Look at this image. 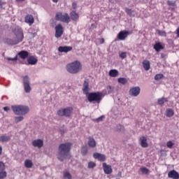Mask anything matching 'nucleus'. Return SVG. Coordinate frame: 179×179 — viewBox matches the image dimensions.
<instances>
[{"instance_id": "f257e3e1", "label": "nucleus", "mask_w": 179, "mask_h": 179, "mask_svg": "<svg viewBox=\"0 0 179 179\" xmlns=\"http://www.w3.org/2000/svg\"><path fill=\"white\" fill-rule=\"evenodd\" d=\"M71 148H72L71 143H64L59 145L57 157L59 162L71 159Z\"/></svg>"}, {"instance_id": "f03ea898", "label": "nucleus", "mask_w": 179, "mask_h": 179, "mask_svg": "<svg viewBox=\"0 0 179 179\" xmlns=\"http://www.w3.org/2000/svg\"><path fill=\"white\" fill-rule=\"evenodd\" d=\"M11 109L15 115H26L30 111L29 106L24 105H15L11 106Z\"/></svg>"}, {"instance_id": "7ed1b4c3", "label": "nucleus", "mask_w": 179, "mask_h": 179, "mask_svg": "<svg viewBox=\"0 0 179 179\" xmlns=\"http://www.w3.org/2000/svg\"><path fill=\"white\" fill-rule=\"evenodd\" d=\"M66 71H68L69 73H78V72L82 71V64L79 61H74L66 65Z\"/></svg>"}, {"instance_id": "20e7f679", "label": "nucleus", "mask_w": 179, "mask_h": 179, "mask_svg": "<svg viewBox=\"0 0 179 179\" xmlns=\"http://www.w3.org/2000/svg\"><path fill=\"white\" fill-rule=\"evenodd\" d=\"M15 35L16 37V40L14 41L13 39H7V44H9L10 45H15L16 44H19V43H21V41H23L24 36L22 29H16L15 31Z\"/></svg>"}, {"instance_id": "39448f33", "label": "nucleus", "mask_w": 179, "mask_h": 179, "mask_svg": "<svg viewBox=\"0 0 179 179\" xmlns=\"http://www.w3.org/2000/svg\"><path fill=\"white\" fill-rule=\"evenodd\" d=\"M103 97H104V94L101 92H93L88 94L87 100L90 103H92V101H96V103H100L101 100H103Z\"/></svg>"}, {"instance_id": "423d86ee", "label": "nucleus", "mask_w": 179, "mask_h": 179, "mask_svg": "<svg viewBox=\"0 0 179 179\" xmlns=\"http://www.w3.org/2000/svg\"><path fill=\"white\" fill-rule=\"evenodd\" d=\"M55 19L59 22H63L64 23H69V22H71V17L68 13L62 14V13H57Z\"/></svg>"}, {"instance_id": "0eeeda50", "label": "nucleus", "mask_w": 179, "mask_h": 179, "mask_svg": "<svg viewBox=\"0 0 179 179\" xmlns=\"http://www.w3.org/2000/svg\"><path fill=\"white\" fill-rule=\"evenodd\" d=\"M72 111H73V108L68 107L59 109L57 110V114L60 115V117H69L71 114H72Z\"/></svg>"}, {"instance_id": "6e6552de", "label": "nucleus", "mask_w": 179, "mask_h": 179, "mask_svg": "<svg viewBox=\"0 0 179 179\" xmlns=\"http://www.w3.org/2000/svg\"><path fill=\"white\" fill-rule=\"evenodd\" d=\"M23 87L25 93H30L31 92V87L30 86V78L25 76L23 77Z\"/></svg>"}, {"instance_id": "1a4fd4ad", "label": "nucleus", "mask_w": 179, "mask_h": 179, "mask_svg": "<svg viewBox=\"0 0 179 179\" xmlns=\"http://www.w3.org/2000/svg\"><path fill=\"white\" fill-rule=\"evenodd\" d=\"M141 93V87H134L129 90L130 96H133V97H137L139 96Z\"/></svg>"}, {"instance_id": "9d476101", "label": "nucleus", "mask_w": 179, "mask_h": 179, "mask_svg": "<svg viewBox=\"0 0 179 179\" xmlns=\"http://www.w3.org/2000/svg\"><path fill=\"white\" fill-rule=\"evenodd\" d=\"M115 92V87L108 85L106 87V90H103L102 93L103 94V96H106L107 94H113Z\"/></svg>"}, {"instance_id": "9b49d317", "label": "nucleus", "mask_w": 179, "mask_h": 179, "mask_svg": "<svg viewBox=\"0 0 179 179\" xmlns=\"http://www.w3.org/2000/svg\"><path fill=\"white\" fill-rule=\"evenodd\" d=\"M55 37L57 38H59L61 36H62L64 33V28L62 27V25L58 24L57 26L55 27Z\"/></svg>"}, {"instance_id": "f8f14e48", "label": "nucleus", "mask_w": 179, "mask_h": 179, "mask_svg": "<svg viewBox=\"0 0 179 179\" xmlns=\"http://www.w3.org/2000/svg\"><path fill=\"white\" fill-rule=\"evenodd\" d=\"M34 148H38V149L43 148L44 141L42 139H36L32 141Z\"/></svg>"}, {"instance_id": "ddd939ff", "label": "nucleus", "mask_w": 179, "mask_h": 179, "mask_svg": "<svg viewBox=\"0 0 179 179\" xmlns=\"http://www.w3.org/2000/svg\"><path fill=\"white\" fill-rule=\"evenodd\" d=\"M94 159H96V160H99V162H106V155L96 152L93 154Z\"/></svg>"}, {"instance_id": "4468645a", "label": "nucleus", "mask_w": 179, "mask_h": 179, "mask_svg": "<svg viewBox=\"0 0 179 179\" xmlns=\"http://www.w3.org/2000/svg\"><path fill=\"white\" fill-rule=\"evenodd\" d=\"M102 166L105 174H111V173H113V168L111 166L107 165L106 163H103Z\"/></svg>"}, {"instance_id": "2eb2a0df", "label": "nucleus", "mask_w": 179, "mask_h": 179, "mask_svg": "<svg viewBox=\"0 0 179 179\" xmlns=\"http://www.w3.org/2000/svg\"><path fill=\"white\" fill-rule=\"evenodd\" d=\"M25 23H27L29 26H31L34 23V17L31 15L25 16Z\"/></svg>"}, {"instance_id": "dca6fc26", "label": "nucleus", "mask_w": 179, "mask_h": 179, "mask_svg": "<svg viewBox=\"0 0 179 179\" xmlns=\"http://www.w3.org/2000/svg\"><path fill=\"white\" fill-rule=\"evenodd\" d=\"M128 34H129V32L127 31H122L118 34L117 38L119 40H125V38L128 37Z\"/></svg>"}, {"instance_id": "f3484780", "label": "nucleus", "mask_w": 179, "mask_h": 179, "mask_svg": "<svg viewBox=\"0 0 179 179\" xmlns=\"http://www.w3.org/2000/svg\"><path fill=\"white\" fill-rule=\"evenodd\" d=\"M59 52H69L72 51V47L71 46H59L58 48Z\"/></svg>"}, {"instance_id": "a211bd4d", "label": "nucleus", "mask_w": 179, "mask_h": 179, "mask_svg": "<svg viewBox=\"0 0 179 179\" xmlns=\"http://www.w3.org/2000/svg\"><path fill=\"white\" fill-rule=\"evenodd\" d=\"M169 178H179V173L176 170H172L168 173Z\"/></svg>"}, {"instance_id": "6ab92c4d", "label": "nucleus", "mask_w": 179, "mask_h": 179, "mask_svg": "<svg viewBox=\"0 0 179 179\" xmlns=\"http://www.w3.org/2000/svg\"><path fill=\"white\" fill-rule=\"evenodd\" d=\"M140 145L142 148H148L149 146L146 137L143 136L140 138Z\"/></svg>"}, {"instance_id": "aec40b11", "label": "nucleus", "mask_w": 179, "mask_h": 179, "mask_svg": "<svg viewBox=\"0 0 179 179\" xmlns=\"http://www.w3.org/2000/svg\"><path fill=\"white\" fill-rule=\"evenodd\" d=\"M17 55L21 58V59H26L29 57V52L26 50H22L18 52Z\"/></svg>"}, {"instance_id": "412c9836", "label": "nucleus", "mask_w": 179, "mask_h": 179, "mask_svg": "<svg viewBox=\"0 0 179 179\" xmlns=\"http://www.w3.org/2000/svg\"><path fill=\"white\" fill-rule=\"evenodd\" d=\"M89 82H87V80H85L83 87L84 94H89Z\"/></svg>"}, {"instance_id": "4be33fe9", "label": "nucleus", "mask_w": 179, "mask_h": 179, "mask_svg": "<svg viewBox=\"0 0 179 179\" xmlns=\"http://www.w3.org/2000/svg\"><path fill=\"white\" fill-rule=\"evenodd\" d=\"M37 58L34 57V56H31L27 59L29 65H36V64H37Z\"/></svg>"}, {"instance_id": "5701e85b", "label": "nucleus", "mask_w": 179, "mask_h": 179, "mask_svg": "<svg viewBox=\"0 0 179 179\" xmlns=\"http://www.w3.org/2000/svg\"><path fill=\"white\" fill-rule=\"evenodd\" d=\"M87 143L90 148H94L96 145V140L93 137H89Z\"/></svg>"}, {"instance_id": "b1692460", "label": "nucleus", "mask_w": 179, "mask_h": 179, "mask_svg": "<svg viewBox=\"0 0 179 179\" xmlns=\"http://www.w3.org/2000/svg\"><path fill=\"white\" fill-rule=\"evenodd\" d=\"M143 66L145 71H149V69H150V62L148 60H144L143 62Z\"/></svg>"}, {"instance_id": "393cba45", "label": "nucleus", "mask_w": 179, "mask_h": 179, "mask_svg": "<svg viewBox=\"0 0 179 179\" xmlns=\"http://www.w3.org/2000/svg\"><path fill=\"white\" fill-rule=\"evenodd\" d=\"M71 20L76 22V20H78V19H79V14H78L75 11H72L71 13Z\"/></svg>"}, {"instance_id": "a878e982", "label": "nucleus", "mask_w": 179, "mask_h": 179, "mask_svg": "<svg viewBox=\"0 0 179 179\" xmlns=\"http://www.w3.org/2000/svg\"><path fill=\"white\" fill-rule=\"evenodd\" d=\"M118 71L116 69H112L109 71V76L111 78H117L118 76Z\"/></svg>"}, {"instance_id": "bb28decb", "label": "nucleus", "mask_w": 179, "mask_h": 179, "mask_svg": "<svg viewBox=\"0 0 179 179\" xmlns=\"http://www.w3.org/2000/svg\"><path fill=\"white\" fill-rule=\"evenodd\" d=\"M24 164L27 169H31L33 167V162L30 159L25 160Z\"/></svg>"}, {"instance_id": "cd10ccee", "label": "nucleus", "mask_w": 179, "mask_h": 179, "mask_svg": "<svg viewBox=\"0 0 179 179\" xmlns=\"http://www.w3.org/2000/svg\"><path fill=\"white\" fill-rule=\"evenodd\" d=\"M10 139V136H9L3 135L0 136V142H3V143L9 142Z\"/></svg>"}, {"instance_id": "c85d7f7f", "label": "nucleus", "mask_w": 179, "mask_h": 179, "mask_svg": "<svg viewBox=\"0 0 179 179\" xmlns=\"http://www.w3.org/2000/svg\"><path fill=\"white\" fill-rule=\"evenodd\" d=\"M154 48L155 50L157 51V52H159V51H160V50H163V45H162L161 43H157L154 45Z\"/></svg>"}, {"instance_id": "c756f323", "label": "nucleus", "mask_w": 179, "mask_h": 179, "mask_svg": "<svg viewBox=\"0 0 179 179\" xmlns=\"http://www.w3.org/2000/svg\"><path fill=\"white\" fill-rule=\"evenodd\" d=\"M166 117H173V115H174V110H173V109H170V108L166 109Z\"/></svg>"}, {"instance_id": "7c9ffc66", "label": "nucleus", "mask_w": 179, "mask_h": 179, "mask_svg": "<svg viewBox=\"0 0 179 179\" xmlns=\"http://www.w3.org/2000/svg\"><path fill=\"white\" fill-rule=\"evenodd\" d=\"M63 178L64 179H72V175L68 171H64L63 173Z\"/></svg>"}, {"instance_id": "2f4dec72", "label": "nucleus", "mask_w": 179, "mask_h": 179, "mask_svg": "<svg viewBox=\"0 0 179 179\" xmlns=\"http://www.w3.org/2000/svg\"><path fill=\"white\" fill-rule=\"evenodd\" d=\"M168 101L169 100L167 99V98H161L158 99V104L159 106H162L164 103H167Z\"/></svg>"}, {"instance_id": "473e14b6", "label": "nucleus", "mask_w": 179, "mask_h": 179, "mask_svg": "<svg viewBox=\"0 0 179 179\" xmlns=\"http://www.w3.org/2000/svg\"><path fill=\"white\" fill-rule=\"evenodd\" d=\"M15 123L18 124V122H22V120H24V117L23 116H17L14 117Z\"/></svg>"}, {"instance_id": "72a5a7b5", "label": "nucleus", "mask_w": 179, "mask_h": 179, "mask_svg": "<svg viewBox=\"0 0 179 179\" xmlns=\"http://www.w3.org/2000/svg\"><path fill=\"white\" fill-rule=\"evenodd\" d=\"M126 13H127L129 16H131L133 17L135 16V13H134V11L129 8H126Z\"/></svg>"}, {"instance_id": "f704fd0d", "label": "nucleus", "mask_w": 179, "mask_h": 179, "mask_svg": "<svg viewBox=\"0 0 179 179\" xmlns=\"http://www.w3.org/2000/svg\"><path fill=\"white\" fill-rule=\"evenodd\" d=\"M117 82L119 83H122V85H125V83H127L128 82V80H127V78H118Z\"/></svg>"}, {"instance_id": "c9c22d12", "label": "nucleus", "mask_w": 179, "mask_h": 179, "mask_svg": "<svg viewBox=\"0 0 179 179\" xmlns=\"http://www.w3.org/2000/svg\"><path fill=\"white\" fill-rule=\"evenodd\" d=\"M157 33H158L159 36H161L162 37H166V36H167V33H166L165 31L158 30Z\"/></svg>"}, {"instance_id": "e433bc0d", "label": "nucleus", "mask_w": 179, "mask_h": 179, "mask_svg": "<svg viewBox=\"0 0 179 179\" xmlns=\"http://www.w3.org/2000/svg\"><path fill=\"white\" fill-rule=\"evenodd\" d=\"M140 171H141L142 174H149V169L147 168H141Z\"/></svg>"}, {"instance_id": "4c0bfd02", "label": "nucleus", "mask_w": 179, "mask_h": 179, "mask_svg": "<svg viewBox=\"0 0 179 179\" xmlns=\"http://www.w3.org/2000/svg\"><path fill=\"white\" fill-rule=\"evenodd\" d=\"M166 146L169 148V149H171L173 146H174V143H173L171 141H169L166 143Z\"/></svg>"}, {"instance_id": "58836bf2", "label": "nucleus", "mask_w": 179, "mask_h": 179, "mask_svg": "<svg viewBox=\"0 0 179 179\" xmlns=\"http://www.w3.org/2000/svg\"><path fill=\"white\" fill-rule=\"evenodd\" d=\"M89 169H94V167H96V163H94V162H90L88 163V166Z\"/></svg>"}, {"instance_id": "ea45409f", "label": "nucleus", "mask_w": 179, "mask_h": 179, "mask_svg": "<svg viewBox=\"0 0 179 179\" xmlns=\"http://www.w3.org/2000/svg\"><path fill=\"white\" fill-rule=\"evenodd\" d=\"M6 178V171H0V179Z\"/></svg>"}, {"instance_id": "a19ab883", "label": "nucleus", "mask_w": 179, "mask_h": 179, "mask_svg": "<svg viewBox=\"0 0 179 179\" xmlns=\"http://www.w3.org/2000/svg\"><path fill=\"white\" fill-rule=\"evenodd\" d=\"M163 78V74L162 73H158L155 75V80H160V79Z\"/></svg>"}, {"instance_id": "79ce46f5", "label": "nucleus", "mask_w": 179, "mask_h": 179, "mask_svg": "<svg viewBox=\"0 0 179 179\" xmlns=\"http://www.w3.org/2000/svg\"><path fill=\"white\" fill-rule=\"evenodd\" d=\"M81 153L83 155V156H86V155H87V148H83L81 150Z\"/></svg>"}, {"instance_id": "37998d69", "label": "nucleus", "mask_w": 179, "mask_h": 179, "mask_svg": "<svg viewBox=\"0 0 179 179\" xmlns=\"http://www.w3.org/2000/svg\"><path fill=\"white\" fill-rule=\"evenodd\" d=\"M116 131H124V127H123V126L121 125V124L117 125V126H116Z\"/></svg>"}, {"instance_id": "c03bdc74", "label": "nucleus", "mask_w": 179, "mask_h": 179, "mask_svg": "<svg viewBox=\"0 0 179 179\" xmlns=\"http://www.w3.org/2000/svg\"><path fill=\"white\" fill-rule=\"evenodd\" d=\"M3 170H5V164L0 162V171H3Z\"/></svg>"}, {"instance_id": "a18cd8bd", "label": "nucleus", "mask_w": 179, "mask_h": 179, "mask_svg": "<svg viewBox=\"0 0 179 179\" xmlns=\"http://www.w3.org/2000/svg\"><path fill=\"white\" fill-rule=\"evenodd\" d=\"M168 5H169V6H176V2L173 1H170L169 0L167 1Z\"/></svg>"}, {"instance_id": "49530a36", "label": "nucleus", "mask_w": 179, "mask_h": 179, "mask_svg": "<svg viewBox=\"0 0 179 179\" xmlns=\"http://www.w3.org/2000/svg\"><path fill=\"white\" fill-rule=\"evenodd\" d=\"M120 58H122V59L127 58V52H122L120 55Z\"/></svg>"}, {"instance_id": "de8ad7c7", "label": "nucleus", "mask_w": 179, "mask_h": 179, "mask_svg": "<svg viewBox=\"0 0 179 179\" xmlns=\"http://www.w3.org/2000/svg\"><path fill=\"white\" fill-rule=\"evenodd\" d=\"M8 61H17V55H16L14 58L12 57H6Z\"/></svg>"}, {"instance_id": "09e8293b", "label": "nucleus", "mask_w": 179, "mask_h": 179, "mask_svg": "<svg viewBox=\"0 0 179 179\" xmlns=\"http://www.w3.org/2000/svg\"><path fill=\"white\" fill-rule=\"evenodd\" d=\"M112 113H114L115 115L118 114V109L117 108H113Z\"/></svg>"}, {"instance_id": "8fccbe9b", "label": "nucleus", "mask_w": 179, "mask_h": 179, "mask_svg": "<svg viewBox=\"0 0 179 179\" xmlns=\"http://www.w3.org/2000/svg\"><path fill=\"white\" fill-rule=\"evenodd\" d=\"M103 118H104V116H101V117H98L97 119H96V121L97 122H100L103 121Z\"/></svg>"}, {"instance_id": "3c124183", "label": "nucleus", "mask_w": 179, "mask_h": 179, "mask_svg": "<svg viewBox=\"0 0 179 179\" xmlns=\"http://www.w3.org/2000/svg\"><path fill=\"white\" fill-rule=\"evenodd\" d=\"M3 5H5V2L0 0V8L2 9L3 8Z\"/></svg>"}, {"instance_id": "603ef678", "label": "nucleus", "mask_w": 179, "mask_h": 179, "mask_svg": "<svg viewBox=\"0 0 179 179\" xmlns=\"http://www.w3.org/2000/svg\"><path fill=\"white\" fill-rule=\"evenodd\" d=\"M99 41L100 44H104V38H99Z\"/></svg>"}, {"instance_id": "864d4df0", "label": "nucleus", "mask_w": 179, "mask_h": 179, "mask_svg": "<svg viewBox=\"0 0 179 179\" xmlns=\"http://www.w3.org/2000/svg\"><path fill=\"white\" fill-rule=\"evenodd\" d=\"M3 110H4V111H6V113H8V111H9V110H10V108H9V107H8V106H6L3 108Z\"/></svg>"}, {"instance_id": "5fc2aeb1", "label": "nucleus", "mask_w": 179, "mask_h": 179, "mask_svg": "<svg viewBox=\"0 0 179 179\" xmlns=\"http://www.w3.org/2000/svg\"><path fill=\"white\" fill-rule=\"evenodd\" d=\"M177 37H179V27L176 30Z\"/></svg>"}, {"instance_id": "6e6d98bb", "label": "nucleus", "mask_w": 179, "mask_h": 179, "mask_svg": "<svg viewBox=\"0 0 179 179\" xmlns=\"http://www.w3.org/2000/svg\"><path fill=\"white\" fill-rule=\"evenodd\" d=\"M2 155V147L0 146V155Z\"/></svg>"}, {"instance_id": "4d7b16f0", "label": "nucleus", "mask_w": 179, "mask_h": 179, "mask_svg": "<svg viewBox=\"0 0 179 179\" xmlns=\"http://www.w3.org/2000/svg\"><path fill=\"white\" fill-rule=\"evenodd\" d=\"M121 176H122V173H121V172H119L118 174H117V176H118V177H121Z\"/></svg>"}, {"instance_id": "13d9d810", "label": "nucleus", "mask_w": 179, "mask_h": 179, "mask_svg": "<svg viewBox=\"0 0 179 179\" xmlns=\"http://www.w3.org/2000/svg\"><path fill=\"white\" fill-rule=\"evenodd\" d=\"M17 1V2H23V1H24V0H16Z\"/></svg>"}, {"instance_id": "bf43d9fd", "label": "nucleus", "mask_w": 179, "mask_h": 179, "mask_svg": "<svg viewBox=\"0 0 179 179\" xmlns=\"http://www.w3.org/2000/svg\"><path fill=\"white\" fill-rule=\"evenodd\" d=\"M52 2H55V3H57V2H58V0H52Z\"/></svg>"}, {"instance_id": "052dcab7", "label": "nucleus", "mask_w": 179, "mask_h": 179, "mask_svg": "<svg viewBox=\"0 0 179 179\" xmlns=\"http://www.w3.org/2000/svg\"><path fill=\"white\" fill-rule=\"evenodd\" d=\"M172 179H179V178H172Z\"/></svg>"}]
</instances>
